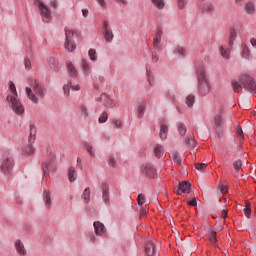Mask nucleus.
Instances as JSON below:
<instances>
[{
    "instance_id": "33",
    "label": "nucleus",
    "mask_w": 256,
    "mask_h": 256,
    "mask_svg": "<svg viewBox=\"0 0 256 256\" xmlns=\"http://www.w3.org/2000/svg\"><path fill=\"white\" fill-rule=\"evenodd\" d=\"M195 104V96L194 95H188L186 97V105L187 107H193V105Z\"/></svg>"
},
{
    "instance_id": "9",
    "label": "nucleus",
    "mask_w": 256,
    "mask_h": 256,
    "mask_svg": "<svg viewBox=\"0 0 256 256\" xmlns=\"http://www.w3.org/2000/svg\"><path fill=\"white\" fill-rule=\"evenodd\" d=\"M42 169L45 175H47V173L55 172V169H57V165L55 164V154H50V161L43 163Z\"/></svg>"
},
{
    "instance_id": "28",
    "label": "nucleus",
    "mask_w": 256,
    "mask_h": 256,
    "mask_svg": "<svg viewBox=\"0 0 256 256\" xmlns=\"http://www.w3.org/2000/svg\"><path fill=\"white\" fill-rule=\"evenodd\" d=\"M82 199L89 203L91 201V188H86L82 194Z\"/></svg>"
},
{
    "instance_id": "52",
    "label": "nucleus",
    "mask_w": 256,
    "mask_h": 256,
    "mask_svg": "<svg viewBox=\"0 0 256 256\" xmlns=\"http://www.w3.org/2000/svg\"><path fill=\"white\" fill-rule=\"evenodd\" d=\"M189 0H177L179 9H183Z\"/></svg>"
},
{
    "instance_id": "39",
    "label": "nucleus",
    "mask_w": 256,
    "mask_h": 256,
    "mask_svg": "<svg viewBox=\"0 0 256 256\" xmlns=\"http://www.w3.org/2000/svg\"><path fill=\"white\" fill-rule=\"evenodd\" d=\"M137 201H138L139 207H143V205H145V201H146L145 195L139 194L137 197Z\"/></svg>"
},
{
    "instance_id": "61",
    "label": "nucleus",
    "mask_w": 256,
    "mask_h": 256,
    "mask_svg": "<svg viewBox=\"0 0 256 256\" xmlns=\"http://www.w3.org/2000/svg\"><path fill=\"white\" fill-rule=\"evenodd\" d=\"M160 139H162V141H165V139H167V132H160Z\"/></svg>"
},
{
    "instance_id": "12",
    "label": "nucleus",
    "mask_w": 256,
    "mask_h": 256,
    "mask_svg": "<svg viewBox=\"0 0 256 256\" xmlns=\"http://www.w3.org/2000/svg\"><path fill=\"white\" fill-rule=\"evenodd\" d=\"M100 189L102 191V200L105 203V205H109L110 201H111V197L109 195V184L107 183H102L100 186Z\"/></svg>"
},
{
    "instance_id": "23",
    "label": "nucleus",
    "mask_w": 256,
    "mask_h": 256,
    "mask_svg": "<svg viewBox=\"0 0 256 256\" xmlns=\"http://www.w3.org/2000/svg\"><path fill=\"white\" fill-rule=\"evenodd\" d=\"M164 153L165 152L163 151V146H161V145L155 146L154 155L157 159H161L163 157Z\"/></svg>"
},
{
    "instance_id": "60",
    "label": "nucleus",
    "mask_w": 256,
    "mask_h": 256,
    "mask_svg": "<svg viewBox=\"0 0 256 256\" xmlns=\"http://www.w3.org/2000/svg\"><path fill=\"white\" fill-rule=\"evenodd\" d=\"M146 214H147V208L141 207V209H140V217H143V215H146Z\"/></svg>"
},
{
    "instance_id": "58",
    "label": "nucleus",
    "mask_w": 256,
    "mask_h": 256,
    "mask_svg": "<svg viewBox=\"0 0 256 256\" xmlns=\"http://www.w3.org/2000/svg\"><path fill=\"white\" fill-rule=\"evenodd\" d=\"M98 4H100V7H102V9H105V7H107V2H105V0H96Z\"/></svg>"
},
{
    "instance_id": "31",
    "label": "nucleus",
    "mask_w": 256,
    "mask_h": 256,
    "mask_svg": "<svg viewBox=\"0 0 256 256\" xmlns=\"http://www.w3.org/2000/svg\"><path fill=\"white\" fill-rule=\"evenodd\" d=\"M214 123L217 129H221L223 127V116L221 115H216L214 117Z\"/></svg>"
},
{
    "instance_id": "4",
    "label": "nucleus",
    "mask_w": 256,
    "mask_h": 256,
    "mask_svg": "<svg viewBox=\"0 0 256 256\" xmlns=\"http://www.w3.org/2000/svg\"><path fill=\"white\" fill-rule=\"evenodd\" d=\"M13 167H15V161L13 160V156L9 153H4L2 157V163L0 169L4 175H9L13 171Z\"/></svg>"
},
{
    "instance_id": "64",
    "label": "nucleus",
    "mask_w": 256,
    "mask_h": 256,
    "mask_svg": "<svg viewBox=\"0 0 256 256\" xmlns=\"http://www.w3.org/2000/svg\"><path fill=\"white\" fill-rule=\"evenodd\" d=\"M250 43H251L252 47H256V39L255 38H252L250 40Z\"/></svg>"
},
{
    "instance_id": "17",
    "label": "nucleus",
    "mask_w": 256,
    "mask_h": 256,
    "mask_svg": "<svg viewBox=\"0 0 256 256\" xmlns=\"http://www.w3.org/2000/svg\"><path fill=\"white\" fill-rule=\"evenodd\" d=\"M145 253L147 256H153L157 253V249L155 248V242L149 241L145 245Z\"/></svg>"
},
{
    "instance_id": "40",
    "label": "nucleus",
    "mask_w": 256,
    "mask_h": 256,
    "mask_svg": "<svg viewBox=\"0 0 256 256\" xmlns=\"http://www.w3.org/2000/svg\"><path fill=\"white\" fill-rule=\"evenodd\" d=\"M107 119H109V114H107V112H103L100 115L98 121H99V123H107Z\"/></svg>"
},
{
    "instance_id": "7",
    "label": "nucleus",
    "mask_w": 256,
    "mask_h": 256,
    "mask_svg": "<svg viewBox=\"0 0 256 256\" xmlns=\"http://www.w3.org/2000/svg\"><path fill=\"white\" fill-rule=\"evenodd\" d=\"M65 44L64 47L67 51H75V42H73V37L75 36V30L69 29V28H65Z\"/></svg>"
},
{
    "instance_id": "11",
    "label": "nucleus",
    "mask_w": 256,
    "mask_h": 256,
    "mask_svg": "<svg viewBox=\"0 0 256 256\" xmlns=\"http://www.w3.org/2000/svg\"><path fill=\"white\" fill-rule=\"evenodd\" d=\"M175 193H177V195H183V193H191V183L189 181L179 183V185L175 188Z\"/></svg>"
},
{
    "instance_id": "10",
    "label": "nucleus",
    "mask_w": 256,
    "mask_h": 256,
    "mask_svg": "<svg viewBox=\"0 0 256 256\" xmlns=\"http://www.w3.org/2000/svg\"><path fill=\"white\" fill-rule=\"evenodd\" d=\"M31 87H32L33 91L36 93V95L41 97V99H43L45 97V94L47 93V89H45L44 85H41V84H39V82L34 80L31 84Z\"/></svg>"
},
{
    "instance_id": "51",
    "label": "nucleus",
    "mask_w": 256,
    "mask_h": 256,
    "mask_svg": "<svg viewBox=\"0 0 256 256\" xmlns=\"http://www.w3.org/2000/svg\"><path fill=\"white\" fill-rule=\"evenodd\" d=\"M244 214L247 217V219H251V208H249V206H246L244 208Z\"/></svg>"
},
{
    "instance_id": "53",
    "label": "nucleus",
    "mask_w": 256,
    "mask_h": 256,
    "mask_svg": "<svg viewBox=\"0 0 256 256\" xmlns=\"http://www.w3.org/2000/svg\"><path fill=\"white\" fill-rule=\"evenodd\" d=\"M108 163L110 167H113V168L117 167V161L115 160V158H113V156L110 157V160Z\"/></svg>"
},
{
    "instance_id": "26",
    "label": "nucleus",
    "mask_w": 256,
    "mask_h": 256,
    "mask_svg": "<svg viewBox=\"0 0 256 256\" xmlns=\"http://www.w3.org/2000/svg\"><path fill=\"white\" fill-rule=\"evenodd\" d=\"M209 241L212 243V245H217V232L215 230H211L208 233Z\"/></svg>"
},
{
    "instance_id": "42",
    "label": "nucleus",
    "mask_w": 256,
    "mask_h": 256,
    "mask_svg": "<svg viewBox=\"0 0 256 256\" xmlns=\"http://www.w3.org/2000/svg\"><path fill=\"white\" fill-rule=\"evenodd\" d=\"M80 113L83 117H89V112L87 111V106H85V104L80 105Z\"/></svg>"
},
{
    "instance_id": "18",
    "label": "nucleus",
    "mask_w": 256,
    "mask_h": 256,
    "mask_svg": "<svg viewBox=\"0 0 256 256\" xmlns=\"http://www.w3.org/2000/svg\"><path fill=\"white\" fill-rule=\"evenodd\" d=\"M15 249L18 253V255L25 256L27 255V250L25 249V245L21 240H16L15 241Z\"/></svg>"
},
{
    "instance_id": "50",
    "label": "nucleus",
    "mask_w": 256,
    "mask_h": 256,
    "mask_svg": "<svg viewBox=\"0 0 256 256\" xmlns=\"http://www.w3.org/2000/svg\"><path fill=\"white\" fill-rule=\"evenodd\" d=\"M173 161H174L175 163H177L178 165H181V157L179 156L178 153H174V155H173Z\"/></svg>"
},
{
    "instance_id": "20",
    "label": "nucleus",
    "mask_w": 256,
    "mask_h": 256,
    "mask_svg": "<svg viewBox=\"0 0 256 256\" xmlns=\"http://www.w3.org/2000/svg\"><path fill=\"white\" fill-rule=\"evenodd\" d=\"M26 94L28 99H30V101H32V103H39V100L37 99V96L35 95V93H33V90L29 87L26 88Z\"/></svg>"
},
{
    "instance_id": "34",
    "label": "nucleus",
    "mask_w": 256,
    "mask_h": 256,
    "mask_svg": "<svg viewBox=\"0 0 256 256\" xmlns=\"http://www.w3.org/2000/svg\"><path fill=\"white\" fill-rule=\"evenodd\" d=\"M203 11H206V13H213V11H215V6L211 3H206L203 5Z\"/></svg>"
},
{
    "instance_id": "2",
    "label": "nucleus",
    "mask_w": 256,
    "mask_h": 256,
    "mask_svg": "<svg viewBox=\"0 0 256 256\" xmlns=\"http://www.w3.org/2000/svg\"><path fill=\"white\" fill-rule=\"evenodd\" d=\"M9 89L12 93L8 94L6 97L7 103H9V107L16 115H23L25 113V106L19 100V94H17V87H15V83L9 82Z\"/></svg>"
},
{
    "instance_id": "32",
    "label": "nucleus",
    "mask_w": 256,
    "mask_h": 256,
    "mask_svg": "<svg viewBox=\"0 0 256 256\" xmlns=\"http://www.w3.org/2000/svg\"><path fill=\"white\" fill-rule=\"evenodd\" d=\"M231 51L228 48H225L224 46L220 47V55L223 57V59H229Z\"/></svg>"
},
{
    "instance_id": "45",
    "label": "nucleus",
    "mask_w": 256,
    "mask_h": 256,
    "mask_svg": "<svg viewBox=\"0 0 256 256\" xmlns=\"http://www.w3.org/2000/svg\"><path fill=\"white\" fill-rule=\"evenodd\" d=\"M112 124L114 125L115 129H121V127H123V122H121L119 119H114Z\"/></svg>"
},
{
    "instance_id": "22",
    "label": "nucleus",
    "mask_w": 256,
    "mask_h": 256,
    "mask_svg": "<svg viewBox=\"0 0 256 256\" xmlns=\"http://www.w3.org/2000/svg\"><path fill=\"white\" fill-rule=\"evenodd\" d=\"M68 177L70 183H73V181H76L77 179V171L75 170V167L71 166L68 170Z\"/></svg>"
},
{
    "instance_id": "48",
    "label": "nucleus",
    "mask_w": 256,
    "mask_h": 256,
    "mask_svg": "<svg viewBox=\"0 0 256 256\" xmlns=\"http://www.w3.org/2000/svg\"><path fill=\"white\" fill-rule=\"evenodd\" d=\"M195 167H196V169L198 170V171H203L204 169H206V167H207V164H205V163H196L195 164Z\"/></svg>"
},
{
    "instance_id": "49",
    "label": "nucleus",
    "mask_w": 256,
    "mask_h": 256,
    "mask_svg": "<svg viewBox=\"0 0 256 256\" xmlns=\"http://www.w3.org/2000/svg\"><path fill=\"white\" fill-rule=\"evenodd\" d=\"M24 65H25V69H27V71L31 70V60L29 58L24 59Z\"/></svg>"
},
{
    "instance_id": "43",
    "label": "nucleus",
    "mask_w": 256,
    "mask_h": 256,
    "mask_svg": "<svg viewBox=\"0 0 256 256\" xmlns=\"http://www.w3.org/2000/svg\"><path fill=\"white\" fill-rule=\"evenodd\" d=\"M250 53L251 52H250L249 48L246 45H244L243 49H242V57H244V59H248Z\"/></svg>"
},
{
    "instance_id": "63",
    "label": "nucleus",
    "mask_w": 256,
    "mask_h": 256,
    "mask_svg": "<svg viewBox=\"0 0 256 256\" xmlns=\"http://www.w3.org/2000/svg\"><path fill=\"white\" fill-rule=\"evenodd\" d=\"M90 241L92 243H95L97 241V237L95 236V234H90Z\"/></svg>"
},
{
    "instance_id": "62",
    "label": "nucleus",
    "mask_w": 256,
    "mask_h": 256,
    "mask_svg": "<svg viewBox=\"0 0 256 256\" xmlns=\"http://www.w3.org/2000/svg\"><path fill=\"white\" fill-rule=\"evenodd\" d=\"M236 133H238V135L243 136V128H241V126H238V127L236 128Z\"/></svg>"
},
{
    "instance_id": "38",
    "label": "nucleus",
    "mask_w": 256,
    "mask_h": 256,
    "mask_svg": "<svg viewBox=\"0 0 256 256\" xmlns=\"http://www.w3.org/2000/svg\"><path fill=\"white\" fill-rule=\"evenodd\" d=\"M146 75H147V81L149 83V86L153 87V82L155 81V78L153 77V74L151 73V71L147 70Z\"/></svg>"
},
{
    "instance_id": "47",
    "label": "nucleus",
    "mask_w": 256,
    "mask_h": 256,
    "mask_svg": "<svg viewBox=\"0 0 256 256\" xmlns=\"http://www.w3.org/2000/svg\"><path fill=\"white\" fill-rule=\"evenodd\" d=\"M176 53H178V55H181V57H185V53H186V50L185 48L179 46L176 48Z\"/></svg>"
},
{
    "instance_id": "55",
    "label": "nucleus",
    "mask_w": 256,
    "mask_h": 256,
    "mask_svg": "<svg viewBox=\"0 0 256 256\" xmlns=\"http://www.w3.org/2000/svg\"><path fill=\"white\" fill-rule=\"evenodd\" d=\"M168 131H169V127L167 125H165V124L161 125L160 132L168 133Z\"/></svg>"
},
{
    "instance_id": "29",
    "label": "nucleus",
    "mask_w": 256,
    "mask_h": 256,
    "mask_svg": "<svg viewBox=\"0 0 256 256\" xmlns=\"http://www.w3.org/2000/svg\"><path fill=\"white\" fill-rule=\"evenodd\" d=\"M145 109H147V102L142 101V103L138 106V116L143 117L145 115Z\"/></svg>"
},
{
    "instance_id": "36",
    "label": "nucleus",
    "mask_w": 256,
    "mask_h": 256,
    "mask_svg": "<svg viewBox=\"0 0 256 256\" xmlns=\"http://www.w3.org/2000/svg\"><path fill=\"white\" fill-rule=\"evenodd\" d=\"M82 69L84 73H89V71H91V66L89 65V61L85 59L82 60Z\"/></svg>"
},
{
    "instance_id": "46",
    "label": "nucleus",
    "mask_w": 256,
    "mask_h": 256,
    "mask_svg": "<svg viewBox=\"0 0 256 256\" xmlns=\"http://www.w3.org/2000/svg\"><path fill=\"white\" fill-rule=\"evenodd\" d=\"M63 91H64L65 97H69V93L71 92V86H69V84H65L63 86Z\"/></svg>"
},
{
    "instance_id": "25",
    "label": "nucleus",
    "mask_w": 256,
    "mask_h": 256,
    "mask_svg": "<svg viewBox=\"0 0 256 256\" xmlns=\"http://www.w3.org/2000/svg\"><path fill=\"white\" fill-rule=\"evenodd\" d=\"M177 129H178L179 135H181V137H185V135L187 134V126H185V124L180 122L177 124Z\"/></svg>"
},
{
    "instance_id": "44",
    "label": "nucleus",
    "mask_w": 256,
    "mask_h": 256,
    "mask_svg": "<svg viewBox=\"0 0 256 256\" xmlns=\"http://www.w3.org/2000/svg\"><path fill=\"white\" fill-rule=\"evenodd\" d=\"M185 145H187V147H195V145H196L195 139L194 138H186Z\"/></svg>"
},
{
    "instance_id": "19",
    "label": "nucleus",
    "mask_w": 256,
    "mask_h": 256,
    "mask_svg": "<svg viewBox=\"0 0 256 256\" xmlns=\"http://www.w3.org/2000/svg\"><path fill=\"white\" fill-rule=\"evenodd\" d=\"M161 37H163V29L158 28L153 41L154 49H159V45H161Z\"/></svg>"
},
{
    "instance_id": "54",
    "label": "nucleus",
    "mask_w": 256,
    "mask_h": 256,
    "mask_svg": "<svg viewBox=\"0 0 256 256\" xmlns=\"http://www.w3.org/2000/svg\"><path fill=\"white\" fill-rule=\"evenodd\" d=\"M50 7H52L53 9H57V7H59V3L57 2V0L50 1Z\"/></svg>"
},
{
    "instance_id": "59",
    "label": "nucleus",
    "mask_w": 256,
    "mask_h": 256,
    "mask_svg": "<svg viewBox=\"0 0 256 256\" xmlns=\"http://www.w3.org/2000/svg\"><path fill=\"white\" fill-rule=\"evenodd\" d=\"M152 61L153 63H157V61H159V56L155 52L152 53Z\"/></svg>"
},
{
    "instance_id": "13",
    "label": "nucleus",
    "mask_w": 256,
    "mask_h": 256,
    "mask_svg": "<svg viewBox=\"0 0 256 256\" xmlns=\"http://www.w3.org/2000/svg\"><path fill=\"white\" fill-rule=\"evenodd\" d=\"M103 29H104L103 36H104L106 43H111V41H113V38L115 36L113 35V30H111V28H109V24L107 23V21H104Z\"/></svg>"
},
{
    "instance_id": "15",
    "label": "nucleus",
    "mask_w": 256,
    "mask_h": 256,
    "mask_svg": "<svg viewBox=\"0 0 256 256\" xmlns=\"http://www.w3.org/2000/svg\"><path fill=\"white\" fill-rule=\"evenodd\" d=\"M66 69L69 77L75 78L78 75L77 68L75 65H73V62L71 60L66 61Z\"/></svg>"
},
{
    "instance_id": "14",
    "label": "nucleus",
    "mask_w": 256,
    "mask_h": 256,
    "mask_svg": "<svg viewBox=\"0 0 256 256\" xmlns=\"http://www.w3.org/2000/svg\"><path fill=\"white\" fill-rule=\"evenodd\" d=\"M100 101L106 109H113L116 106L115 100L111 99V97L105 93L100 96Z\"/></svg>"
},
{
    "instance_id": "16",
    "label": "nucleus",
    "mask_w": 256,
    "mask_h": 256,
    "mask_svg": "<svg viewBox=\"0 0 256 256\" xmlns=\"http://www.w3.org/2000/svg\"><path fill=\"white\" fill-rule=\"evenodd\" d=\"M95 234L99 237L103 236L105 234V225L101 223L100 221H96L93 223Z\"/></svg>"
},
{
    "instance_id": "56",
    "label": "nucleus",
    "mask_w": 256,
    "mask_h": 256,
    "mask_svg": "<svg viewBox=\"0 0 256 256\" xmlns=\"http://www.w3.org/2000/svg\"><path fill=\"white\" fill-rule=\"evenodd\" d=\"M188 205H190L191 207H197V198H193L192 200H190L188 202Z\"/></svg>"
},
{
    "instance_id": "41",
    "label": "nucleus",
    "mask_w": 256,
    "mask_h": 256,
    "mask_svg": "<svg viewBox=\"0 0 256 256\" xmlns=\"http://www.w3.org/2000/svg\"><path fill=\"white\" fill-rule=\"evenodd\" d=\"M84 147H86V151L89 152V155H91V157H93V155H95V150H93V146H91V144L86 142V143H84Z\"/></svg>"
},
{
    "instance_id": "27",
    "label": "nucleus",
    "mask_w": 256,
    "mask_h": 256,
    "mask_svg": "<svg viewBox=\"0 0 256 256\" xmlns=\"http://www.w3.org/2000/svg\"><path fill=\"white\" fill-rule=\"evenodd\" d=\"M151 3L156 7V9H165V0H151Z\"/></svg>"
},
{
    "instance_id": "6",
    "label": "nucleus",
    "mask_w": 256,
    "mask_h": 256,
    "mask_svg": "<svg viewBox=\"0 0 256 256\" xmlns=\"http://www.w3.org/2000/svg\"><path fill=\"white\" fill-rule=\"evenodd\" d=\"M36 135H37V128L35 127V124H30V134L28 138L29 145L24 150V152L27 155H33V153H35V148H33V143H35Z\"/></svg>"
},
{
    "instance_id": "5",
    "label": "nucleus",
    "mask_w": 256,
    "mask_h": 256,
    "mask_svg": "<svg viewBox=\"0 0 256 256\" xmlns=\"http://www.w3.org/2000/svg\"><path fill=\"white\" fill-rule=\"evenodd\" d=\"M34 5L38 7L42 21L44 23H49L52 19L51 10H49V7H47V5H45V3H43L41 0H34Z\"/></svg>"
},
{
    "instance_id": "21",
    "label": "nucleus",
    "mask_w": 256,
    "mask_h": 256,
    "mask_svg": "<svg viewBox=\"0 0 256 256\" xmlns=\"http://www.w3.org/2000/svg\"><path fill=\"white\" fill-rule=\"evenodd\" d=\"M43 201L48 209H51V193L49 191H44Z\"/></svg>"
},
{
    "instance_id": "37",
    "label": "nucleus",
    "mask_w": 256,
    "mask_h": 256,
    "mask_svg": "<svg viewBox=\"0 0 256 256\" xmlns=\"http://www.w3.org/2000/svg\"><path fill=\"white\" fill-rule=\"evenodd\" d=\"M88 55H89L90 61H97V51L95 49L91 48L88 51Z\"/></svg>"
},
{
    "instance_id": "30",
    "label": "nucleus",
    "mask_w": 256,
    "mask_h": 256,
    "mask_svg": "<svg viewBox=\"0 0 256 256\" xmlns=\"http://www.w3.org/2000/svg\"><path fill=\"white\" fill-rule=\"evenodd\" d=\"M245 11L248 13V15H253V13H255V4L251 2L246 3Z\"/></svg>"
},
{
    "instance_id": "57",
    "label": "nucleus",
    "mask_w": 256,
    "mask_h": 256,
    "mask_svg": "<svg viewBox=\"0 0 256 256\" xmlns=\"http://www.w3.org/2000/svg\"><path fill=\"white\" fill-rule=\"evenodd\" d=\"M219 189H220L221 193H224V194L227 193V191H228L227 186L225 184H221L219 186Z\"/></svg>"
},
{
    "instance_id": "1",
    "label": "nucleus",
    "mask_w": 256,
    "mask_h": 256,
    "mask_svg": "<svg viewBox=\"0 0 256 256\" xmlns=\"http://www.w3.org/2000/svg\"><path fill=\"white\" fill-rule=\"evenodd\" d=\"M231 87L234 93H240L241 89L248 91V93H254L256 95V81L249 74H240L238 76V82L233 80L231 82Z\"/></svg>"
},
{
    "instance_id": "35",
    "label": "nucleus",
    "mask_w": 256,
    "mask_h": 256,
    "mask_svg": "<svg viewBox=\"0 0 256 256\" xmlns=\"http://www.w3.org/2000/svg\"><path fill=\"white\" fill-rule=\"evenodd\" d=\"M233 167L235 169V171L237 173H239V171H241L242 167H243V161H241V159H238L236 160L234 163H233Z\"/></svg>"
},
{
    "instance_id": "3",
    "label": "nucleus",
    "mask_w": 256,
    "mask_h": 256,
    "mask_svg": "<svg viewBox=\"0 0 256 256\" xmlns=\"http://www.w3.org/2000/svg\"><path fill=\"white\" fill-rule=\"evenodd\" d=\"M196 73L198 79V93L201 97H205L211 92V85H209V80L207 79L205 66L203 64L196 65Z\"/></svg>"
},
{
    "instance_id": "24",
    "label": "nucleus",
    "mask_w": 256,
    "mask_h": 256,
    "mask_svg": "<svg viewBox=\"0 0 256 256\" xmlns=\"http://www.w3.org/2000/svg\"><path fill=\"white\" fill-rule=\"evenodd\" d=\"M235 39H237V31L235 28L230 29V36H229V45L233 47V43H235Z\"/></svg>"
},
{
    "instance_id": "8",
    "label": "nucleus",
    "mask_w": 256,
    "mask_h": 256,
    "mask_svg": "<svg viewBox=\"0 0 256 256\" xmlns=\"http://www.w3.org/2000/svg\"><path fill=\"white\" fill-rule=\"evenodd\" d=\"M140 171L141 175L146 177V179H155V175H157L155 168H153L151 164H143L140 168Z\"/></svg>"
}]
</instances>
